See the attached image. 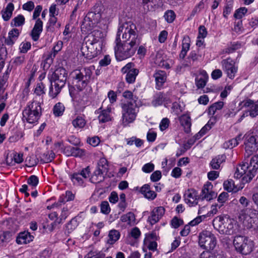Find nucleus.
<instances>
[{
    "instance_id": "obj_64",
    "label": "nucleus",
    "mask_w": 258,
    "mask_h": 258,
    "mask_svg": "<svg viewBox=\"0 0 258 258\" xmlns=\"http://www.w3.org/2000/svg\"><path fill=\"white\" fill-rule=\"evenodd\" d=\"M162 177L161 172L159 170H156L152 173L150 176V179L153 182L159 181Z\"/></svg>"
},
{
    "instance_id": "obj_14",
    "label": "nucleus",
    "mask_w": 258,
    "mask_h": 258,
    "mask_svg": "<svg viewBox=\"0 0 258 258\" xmlns=\"http://www.w3.org/2000/svg\"><path fill=\"white\" fill-rule=\"evenodd\" d=\"M111 112V107L109 105H108L105 109H102V107H100L95 112V114H98L97 118L100 123H106L111 121L112 117Z\"/></svg>"
},
{
    "instance_id": "obj_62",
    "label": "nucleus",
    "mask_w": 258,
    "mask_h": 258,
    "mask_svg": "<svg viewBox=\"0 0 258 258\" xmlns=\"http://www.w3.org/2000/svg\"><path fill=\"white\" fill-rule=\"evenodd\" d=\"M26 165L28 167H33L37 164V161L33 155H30L27 157L26 158Z\"/></svg>"
},
{
    "instance_id": "obj_57",
    "label": "nucleus",
    "mask_w": 258,
    "mask_h": 258,
    "mask_svg": "<svg viewBox=\"0 0 258 258\" xmlns=\"http://www.w3.org/2000/svg\"><path fill=\"white\" fill-rule=\"evenodd\" d=\"M49 17L50 18L47 23L46 29L48 31H53V27L55 25L57 22V18L55 17V16H51Z\"/></svg>"
},
{
    "instance_id": "obj_47",
    "label": "nucleus",
    "mask_w": 258,
    "mask_h": 258,
    "mask_svg": "<svg viewBox=\"0 0 258 258\" xmlns=\"http://www.w3.org/2000/svg\"><path fill=\"white\" fill-rule=\"evenodd\" d=\"M144 244L150 250L155 251L157 250V243L155 241L146 238L144 240Z\"/></svg>"
},
{
    "instance_id": "obj_28",
    "label": "nucleus",
    "mask_w": 258,
    "mask_h": 258,
    "mask_svg": "<svg viewBox=\"0 0 258 258\" xmlns=\"http://www.w3.org/2000/svg\"><path fill=\"white\" fill-rule=\"evenodd\" d=\"M190 38L187 35L183 36L182 41V48L179 57L180 59H183L186 55L187 52L189 50L190 46Z\"/></svg>"
},
{
    "instance_id": "obj_1",
    "label": "nucleus",
    "mask_w": 258,
    "mask_h": 258,
    "mask_svg": "<svg viewBox=\"0 0 258 258\" xmlns=\"http://www.w3.org/2000/svg\"><path fill=\"white\" fill-rule=\"evenodd\" d=\"M141 42L136 26L132 22H126L118 28L114 46L117 61H121L133 56Z\"/></svg>"
},
{
    "instance_id": "obj_2",
    "label": "nucleus",
    "mask_w": 258,
    "mask_h": 258,
    "mask_svg": "<svg viewBox=\"0 0 258 258\" xmlns=\"http://www.w3.org/2000/svg\"><path fill=\"white\" fill-rule=\"evenodd\" d=\"M92 72L90 68H84L82 71H76L73 77L72 85L69 86V93L73 100H77L80 93L88 84Z\"/></svg>"
},
{
    "instance_id": "obj_41",
    "label": "nucleus",
    "mask_w": 258,
    "mask_h": 258,
    "mask_svg": "<svg viewBox=\"0 0 258 258\" xmlns=\"http://www.w3.org/2000/svg\"><path fill=\"white\" fill-rule=\"evenodd\" d=\"M65 110V107L63 103L57 102L53 108V113L56 117L61 116L63 114Z\"/></svg>"
},
{
    "instance_id": "obj_56",
    "label": "nucleus",
    "mask_w": 258,
    "mask_h": 258,
    "mask_svg": "<svg viewBox=\"0 0 258 258\" xmlns=\"http://www.w3.org/2000/svg\"><path fill=\"white\" fill-rule=\"evenodd\" d=\"M27 183L32 186L33 187H35L38 184L39 179L37 176L33 175H31L27 179Z\"/></svg>"
},
{
    "instance_id": "obj_13",
    "label": "nucleus",
    "mask_w": 258,
    "mask_h": 258,
    "mask_svg": "<svg viewBox=\"0 0 258 258\" xmlns=\"http://www.w3.org/2000/svg\"><path fill=\"white\" fill-rule=\"evenodd\" d=\"M245 152L250 155L258 150V137L254 135L248 136L245 141Z\"/></svg>"
},
{
    "instance_id": "obj_54",
    "label": "nucleus",
    "mask_w": 258,
    "mask_h": 258,
    "mask_svg": "<svg viewBox=\"0 0 258 258\" xmlns=\"http://www.w3.org/2000/svg\"><path fill=\"white\" fill-rule=\"evenodd\" d=\"M97 168L100 169L101 170H103V171L106 172L108 169L107 160L104 158H101L98 163Z\"/></svg>"
},
{
    "instance_id": "obj_11",
    "label": "nucleus",
    "mask_w": 258,
    "mask_h": 258,
    "mask_svg": "<svg viewBox=\"0 0 258 258\" xmlns=\"http://www.w3.org/2000/svg\"><path fill=\"white\" fill-rule=\"evenodd\" d=\"M121 72L122 74H126L125 81L128 84L134 83L139 73V70L135 68V64L132 62L127 63L122 67Z\"/></svg>"
},
{
    "instance_id": "obj_16",
    "label": "nucleus",
    "mask_w": 258,
    "mask_h": 258,
    "mask_svg": "<svg viewBox=\"0 0 258 258\" xmlns=\"http://www.w3.org/2000/svg\"><path fill=\"white\" fill-rule=\"evenodd\" d=\"M165 213V209L161 206L155 208L148 218V222L152 225L157 223Z\"/></svg>"
},
{
    "instance_id": "obj_49",
    "label": "nucleus",
    "mask_w": 258,
    "mask_h": 258,
    "mask_svg": "<svg viewBox=\"0 0 258 258\" xmlns=\"http://www.w3.org/2000/svg\"><path fill=\"white\" fill-rule=\"evenodd\" d=\"M9 74L6 71L0 79V93L3 92L5 89V86L7 83Z\"/></svg>"
},
{
    "instance_id": "obj_7",
    "label": "nucleus",
    "mask_w": 258,
    "mask_h": 258,
    "mask_svg": "<svg viewBox=\"0 0 258 258\" xmlns=\"http://www.w3.org/2000/svg\"><path fill=\"white\" fill-rule=\"evenodd\" d=\"M233 245L237 252L245 255L250 253L254 247L252 240L246 236L239 235L234 237Z\"/></svg>"
},
{
    "instance_id": "obj_44",
    "label": "nucleus",
    "mask_w": 258,
    "mask_h": 258,
    "mask_svg": "<svg viewBox=\"0 0 258 258\" xmlns=\"http://www.w3.org/2000/svg\"><path fill=\"white\" fill-rule=\"evenodd\" d=\"M135 214L131 212L122 215L120 218V220L122 222H126L129 225L134 224L135 223Z\"/></svg>"
},
{
    "instance_id": "obj_50",
    "label": "nucleus",
    "mask_w": 258,
    "mask_h": 258,
    "mask_svg": "<svg viewBox=\"0 0 258 258\" xmlns=\"http://www.w3.org/2000/svg\"><path fill=\"white\" fill-rule=\"evenodd\" d=\"M247 12V8L245 7H241L235 11L234 14V17L237 19H240L245 16Z\"/></svg>"
},
{
    "instance_id": "obj_30",
    "label": "nucleus",
    "mask_w": 258,
    "mask_h": 258,
    "mask_svg": "<svg viewBox=\"0 0 258 258\" xmlns=\"http://www.w3.org/2000/svg\"><path fill=\"white\" fill-rule=\"evenodd\" d=\"M14 9L15 7L14 4L12 3H9L6 8L2 11V17L5 21H8L10 20L12 16Z\"/></svg>"
},
{
    "instance_id": "obj_31",
    "label": "nucleus",
    "mask_w": 258,
    "mask_h": 258,
    "mask_svg": "<svg viewBox=\"0 0 258 258\" xmlns=\"http://www.w3.org/2000/svg\"><path fill=\"white\" fill-rule=\"evenodd\" d=\"M226 160L225 155H219L213 158L210 163V166L212 169L218 170L220 169L222 163L224 162Z\"/></svg>"
},
{
    "instance_id": "obj_29",
    "label": "nucleus",
    "mask_w": 258,
    "mask_h": 258,
    "mask_svg": "<svg viewBox=\"0 0 258 258\" xmlns=\"http://www.w3.org/2000/svg\"><path fill=\"white\" fill-rule=\"evenodd\" d=\"M180 124L184 128V132L188 134L191 131V118L189 115L183 114L179 118Z\"/></svg>"
},
{
    "instance_id": "obj_60",
    "label": "nucleus",
    "mask_w": 258,
    "mask_h": 258,
    "mask_svg": "<svg viewBox=\"0 0 258 258\" xmlns=\"http://www.w3.org/2000/svg\"><path fill=\"white\" fill-rule=\"evenodd\" d=\"M207 215H203L199 216L191 220L188 224L191 226H195L200 223L205 218L207 217Z\"/></svg>"
},
{
    "instance_id": "obj_39",
    "label": "nucleus",
    "mask_w": 258,
    "mask_h": 258,
    "mask_svg": "<svg viewBox=\"0 0 258 258\" xmlns=\"http://www.w3.org/2000/svg\"><path fill=\"white\" fill-rule=\"evenodd\" d=\"M125 141L127 145L132 146L135 144L136 147L137 148H141L143 146L144 143V140L140 138H138L136 136H133L131 138L126 139Z\"/></svg>"
},
{
    "instance_id": "obj_26",
    "label": "nucleus",
    "mask_w": 258,
    "mask_h": 258,
    "mask_svg": "<svg viewBox=\"0 0 258 258\" xmlns=\"http://www.w3.org/2000/svg\"><path fill=\"white\" fill-rule=\"evenodd\" d=\"M34 236L28 231L20 232L17 237L16 242L19 244H24L32 241Z\"/></svg>"
},
{
    "instance_id": "obj_33",
    "label": "nucleus",
    "mask_w": 258,
    "mask_h": 258,
    "mask_svg": "<svg viewBox=\"0 0 258 258\" xmlns=\"http://www.w3.org/2000/svg\"><path fill=\"white\" fill-rule=\"evenodd\" d=\"M23 154L15 152L11 158V162H9V158L6 159L7 164L9 166H14L16 164H20L23 161Z\"/></svg>"
},
{
    "instance_id": "obj_48",
    "label": "nucleus",
    "mask_w": 258,
    "mask_h": 258,
    "mask_svg": "<svg viewBox=\"0 0 258 258\" xmlns=\"http://www.w3.org/2000/svg\"><path fill=\"white\" fill-rule=\"evenodd\" d=\"M163 17L167 23H171L174 21L176 14L173 11L169 10L165 12Z\"/></svg>"
},
{
    "instance_id": "obj_27",
    "label": "nucleus",
    "mask_w": 258,
    "mask_h": 258,
    "mask_svg": "<svg viewBox=\"0 0 258 258\" xmlns=\"http://www.w3.org/2000/svg\"><path fill=\"white\" fill-rule=\"evenodd\" d=\"M140 192L144 197L149 200H153L157 197V194L151 189L149 184L143 185L140 188Z\"/></svg>"
},
{
    "instance_id": "obj_9",
    "label": "nucleus",
    "mask_w": 258,
    "mask_h": 258,
    "mask_svg": "<svg viewBox=\"0 0 258 258\" xmlns=\"http://www.w3.org/2000/svg\"><path fill=\"white\" fill-rule=\"evenodd\" d=\"M221 65L227 77L233 80L238 72V66L236 65L235 61L230 57H228L222 60Z\"/></svg>"
},
{
    "instance_id": "obj_40",
    "label": "nucleus",
    "mask_w": 258,
    "mask_h": 258,
    "mask_svg": "<svg viewBox=\"0 0 258 258\" xmlns=\"http://www.w3.org/2000/svg\"><path fill=\"white\" fill-rule=\"evenodd\" d=\"M165 99V97L163 93H157L154 95L152 104L155 107L160 106L164 102Z\"/></svg>"
},
{
    "instance_id": "obj_10",
    "label": "nucleus",
    "mask_w": 258,
    "mask_h": 258,
    "mask_svg": "<svg viewBox=\"0 0 258 258\" xmlns=\"http://www.w3.org/2000/svg\"><path fill=\"white\" fill-rule=\"evenodd\" d=\"M90 174V169L89 167L88 166L82 169L80 171L70 174L69 177L74 185L82 186L85 180L89 177Z\"/></svg>"
},
{
    "instance_id": "obj_3",
    "label": "nucleus",
    "mask_w": 258,
    "mask_h": 258,
    "mask_svg": "<svg viewBox=\"0 0 258 258\" xmlns=\"http://www.w3.org/2000/svg\"><path fill=\"white\" fill-rule=\"evenodd\" d=\"M258 170V155L253 156L249 161L243 162L234 174L237 178L242 177L243 183L250 182L255 176Z\"/></svg>"
},
{
    "instance_id": "obj_22",
    "label": "nucleus",
    "mask_w": 258,
    "mask_h": 258,
    "mask_svg": "<svg viewBox=\"0 0 258 258\" xmlns=\"http://www.w3.org/2000/svg\"><path fill=\"white\" fill-rule=\"evenodd\" d=\"M198 193L194 189H189L185 191L184 195L185 202L188 204L189 206H195L198 203Z\"/></svg>"
},
{
    "instance_id": "obj_12",
    "label": "nucleus",
    "mask_w": 258,
    "mask_h": 258,
    "mask_svg": "<svg viewBox=\"0 0 258 258\" xmlns=\"http://www.w3.org/2000/svg\"><path fill=\"white\" fill-rule=\"evenodd\" d=\"M101 50L98 46L90 43V42H85L81 48V51L83 55L87 59L91 60L96 57Z\"/></svg>"
},
{
    "instance_id": "obj_23",
    "label": "nucleus",
    "mask_w": 258,
    "mask_h": 258,
    "mask_svg": "<svg viewBox=\"0 0 258 258\" xmlns=\"http://www.w3.org/2000/svg\"><path fill=\"white\" fill-rule=\"evenodd\" d=\"M67 76L68 73L66 69L59 67L56 69L48 78L66 83Z\"/></svg>"
},
{
    "instance_id": "obj_42",
    "label": "nucleus",
    "mask_w": 258,
    "mask_h": 258,
    "mask_svg": "<svg viewBox=\"0 0 258 258\" xmlns=\"http://www.w3.org/2000/svg\"><path fill=\"white\" fill-rule=\"evenodd\" d=\"M241 44L239 42H234L231 43L230 45L222 50V53L230 54L234 52L235 50L240 48Z\"/></svg>"
},
{
    "instance_id": "obj_58",
    "label": "nucleus",
    "mask_w": 258,
    "mask_h": 258,
    "mask_svg": "<svg viewBox=\"0 0 258 258\" xmlns=\"http://www.w3.org/2000/svg\"><path fill=\"white\" fill-rule=\"evenodd\" d=\"M233 9V5L230 2L227 3L224 8L223 15L225 18H227Z\"/></svg>"
},
{
    "instance_id": "obj_8",
    "label": "nucleus",
    "mask_w": 258,
    "mask_h": 258,
    "mask_svg": "<svg viewBox=\"0 0 258 258\" xmlns=\"http://www.w3.org/2000/svg\"><path fill=\"white\" fill-rule=\"evenodd\" d=\"M198 243L201 248L206 250H213L217 244L216 237L211 231L204 230L198 236Z\"/></svg>"
},
{
    "instance_id": "obj_61",
    "label": "nucleus",
    "mask_w": 258,
    "mask_h": 258,
    "mask_svg": "<svg viewBox=\"0 0 258 258\" xmlns=\"http://www.w3.org/2000/svg\"><path fill=\"white\" fill-rule=\"evenodd\" d=\"M73 154L72 156L75 157H81L85 155V151L84 149L78 147H74L73 149Z\"/></svg>"
},
{
    "instance_id": "obj_34",
    "label": "nucleus",
    "mask_w": 258,
    "mask_h": 258,
    "mask_svg": "<svg viewBox=\"0 0 258 258\" xmlns=\"http://www.w3.org/2000/svg\"><path fill=\"white\" fill-rule=\"evenodd\" d=\"M25 23V18L22 14H19L11 20L10 25L13 28L22 27Z\"/></svg>"
},
{
    "instance_id": "obj_19",
    "label": "nucleus",
    "mask_w": 258,
    "mask_h": 258,
    "mask_svg": "<svg viewBox=\"0 0 258 258\" xmlns=\"http://www.w3.org/2000/svg\"><path fill=\"white\" fill-rule=\"evenodd\" d=\"M43 22L40 18H38L35 21V24L30 34L34 41H37L39 40L43 31Z\"/></svg>"
},
{
    "instance_id": "obj_51",
    "label": "nucleus",
    "mask_w": 258,
    "mask_h": 258,
    "mask_svg": "<svg viewBox=\"0 0 258 258\" xmlns=\"http://www.w3.org/2000/svg\"><path fill=\"white\" fill-rule=\"evenodd\" d=\"M122 96L126 99L133 101L134 103H136L138 97L134 95L133 93L129 90H126L123 93Z\"/></svg>"
},
{
    "instance_id": "obj_15",
    "label": "nucleus",
    "mask_w": 258,
    "mask_h": 258,
    "mask_svg": "<svg viewBox=\"0 0 258 258\" xmlns=\"http://www.w3.org/2000/svg\"><path fill=\"white\" fill-rule=\"evenodd\" d=\"M50 85L49 89V95L52 98H55L65 86L66 83L61 81L49 79Z\"/></svg>"
},
{
    "instance_id": "obj_36",
    "label": "nucleus",
    "mask_w": 258,
    "mask_h": 258,
    "mask_svg": "<svg viewBox=\"0 0 258 258\" xmlns=\"http://www.w3.org/2000/svg\"><path fill=\"white\" fill-rule=\"evenodd\" d=\"M72 123L75 128H83L86 124V121L85 116L83 115H78L72 121Z\"/></svg>"
},
{
    "instance_id": "obj_63",
    "label": "nucleus",
    "mask_w": 258,
    "mask_h": 258,
    "mask_svg": "<svg viewBox=\"0 0 258 258\" xmlns=\"http://www.w3.org/2000/svg\"><path fill=\"white\" fill-rule=\"evenodd\" d=\"M207 31L206 27L203 25H201L199 28V34L198 36V39H204L207 35Z\"/></svg>"
},
{
    "instance_id": "obj_32",
    "label": "nucleus",
    "mask_w": 258,
    "mask_h": 258,
    "mask_svg": "<svg viewBox=\"0 0 258 258\" xmlns=\"http://www.w3.org/2000/svg\"><path fill=\"white\" fill-rule=\"evenodd\" d=\"M81 221V217L79 215L72 218L66 225V230L68 233H70L73 232L77 227Z\"/></svg>"
},
{
    "instance_id": "obj_18",
    "label": "nucleus",
    "mask_w": 258,
    "mask_h": 258,
    "mask_svg": "<svg viewBox=\"0 0 258 258\" xmlns=\"http://www.w3.org/2000/svg\"><path fill=\"white\" fill-rule=\"evenodd\" d=\"M243 106L248 108L246 113H249V115L251 117H255L258 116V100L256 102L247 99L243 101Z\"/></svg>"
},
{
    "instance_id": "obj_6",
    "label": "nucleus",
    "mask_w": 258,
    "mask_h": 258,
    "mask_svg": "<svg viewBox=\"0 0 258 258\" xmlns=\"http://www.w3.org/2000/svg\"><path fill=\"white\" fill-rule=\"evenodd\" d=\"M121 122L123 126H126L136 119L139 109L137 103L126 101L121 104Z\"/></svg>"
},
{
    "instance_id": "obj_20",
    "label": "nucleus",
    "mask_w": 258,
    "mask_h": 258,
    "mask_svg": "<svg viewBox=\"0 0 258 258\" xmlns=\"http://www.w3.org/2000/svg\"><path fill=\"white\" fill-rule=\"evenodd\" d=\"M213 185L211 183L205 184L203 187L201 197L202 200L210 201L217 196V194L212 191Z\"/></svg>"
},
{
    "instance_id": "obj_38",
    "label": "nucleus",
    "mask_w": 258,
    "mask_h": 258,
    "mask_svg": "<svg viewBox=\"0 0 258 258\" xmlns=\"http://www.w3.org/2000/svg\"><path fill=\"white\" fill-rule=\"evenodd\" d=\"M120 234L119 232L115 229L111 230L109 232L108 239L107 241L108 244L110 245L113 244L120 238Z\"/></svg>"
},
{
    "instance_id": "obj_43",
    "label": "nucleus",
    "mask_w": 258,
    "mask_h": 258,
    "mask_svg": "<svg viewBox=\"0 0 258 258\" xmlns=\"http://www.w3.org/2000/svg\"><path fill=\"white\" fill-rule=\"evenodd\" d=\"M55 158V154L52 151H48L41 156V162L43 163H49Z\"/></svg>"
},
{
    "instance_id": "obj_35",
    "label": "nucleus",
    "mask_w": 258,
    "mask_h": 258,
    "mask_svg": "<svg viewBox=\"0 0 258 258\" xmlns=\"http://www.w3.org/2000/svg\"><path fill=\"white\" fill-rule=\"evenodd\" d=\"M208 79V75L205 71H203L200 76L196 78V84L198 88H204Z\"/></svg>"
},
{
    "instance_id": "obj_45",
    "label": "nucleus",
    "mask_w": 258,
    "mask_h": 258,
    "mask_svg": "<svg viewBox=\"0 0 258 258\" xmlns=\"http://www.w3.org/2000/svg\"><path fill=\"white\" fill-rule=\"evenodd\" d=\"M239 140L240 137L229 140L223 144V147L225 149H232L238 145Z\"/></svg>"
},
{
    "instance_id": "obj_17",
    "label": "nucleus",
    "mask_w": 258,
    "mask_h": 258,
    "mask_svg": "<svg viewBox=\"0 0 258 258\" xmlns=\"http://www.w3.org/2000/svg\"><path fill=\"white\" fill-rule=\"evenodd\" d=\"M102 36L103 34L101 31L95 30L87 37L86 42H90V43L98 46L99 48H101Z\"/></svg>"
},
{
    "instance_id": "obj_4",
    "label": "nucleus",
    "mask_w": 258,
    "mask_h": 258,
    "mask_svg": "<svg viewBox=\"0 0 258 258\" xmlns=\"http://www.w3.org/2000/svg\"><path fill=\"white\" fill-rule=\"evenodd\" d=\"M213 226L220 233L226 235L236 234L239 231L238 224L227 215L218 216L213 220Z\"/></svg>"
},
{
    "instance_id": "obj_24",
    "label": "nucleus",
    "mask_w": 258,
    "mask_h": 258,
    "mask_svg": "<svg viewBox=\"0 0 258 258\" xmlns=\"http://www.w3.org/2000/svg\"><path fill=\"white\" fill-rule=\"evenodd\" d=\"M21 33V30L13 28L9 32L8 36L5 39L6 44L10 46L13 45L19 38Z\"/></svg>"
},
{
    "instance_id": "obj_46",
    "label": "nucleus",
    "mask_w": 258,
    "mask_h": 258,
    "mask_svg": "<svg viewBox=\"0 0 258 258\" xmlns=\"http://www.w3.org/2000/svg\"><path fill=\"white\" fill-rule=\"evenodd\" d=\"M56 147H58L62 150V152L67 156H72L73 154V149L74 147L70 146L62 147V144L60 142H58L55 144Z\"/></svg>"
},
{
    "instance_id": "obj_5",
    "label": "nucleus",
    "mask_w": 258,
    "mask_h": 258,
    "mask_svg": "<svg viewBox=\"0 0 258 258\" xmlns=\"http://www.w3.org/2000/svg\"><path fill=\"white\" fill-rule=\"evenodd\" d=\"M42 114L41 103L33 99L28 102L22 111L23 120L33 124L38 121Z\"/></svg>"
},
{
    "instance_id": "obj_21",
    "label": "nucleus",
    "mask_w": 258,
    "mask_h": 258,
    "mask_svg": "<svg viewBox=\"0 0 258 258\" xmlns=\"http://www.w3.org/2000/svg\"><path fill=\"white\" fill-rule=\"evenodd\" d=\"M239 218L241 220H246L247 218L258 219V211L252 207L244 208L240 211Z\"/></svg>"
},
{
    "instance_id": "obj_59",
    "label": "nucleus",
    "mask_w": 258,
    "mask_h": 258,
    "mask_svg": "<svg viewBox=\"0 0 258 258\" xmlns=\"http://www.w3.org/2000/svg\"><path fill=\"white\" fill-rule=\"evenodd\" d=\"M182 224H183V220L177 217H173L171 221V225L174 228H177Z\"/></svg>"
},
{
    "instance_id": "obj_53",
    "label": "nucleus",
    "mask_w": 258,
    "mask_h": 258,
    "mask_svg": "<svg viewBox=\"0 0 258 258\" xmlns=\"http://www.w3.org/2000/svg\"><path fill=\"white\" fill-rule=\"evenodd\" d=\"M109 204L107 201H103L100 204L101 212L104 214L107 215L110 212Z\"/></svg>"
},
{
    "instance_id": "obj_52",
    "label": "nucleus",
    "mask_w": 258,
    "mask_h": 258,
    "mask_svg": "<svg viewBox=\"0 0 258 258\" xmlns=\"http://www.w3.org/2000/svg\"><path fill=\"white\" fill-rule=\"evenodd\" d=\"M170 121L169 118L165 117L162 119L159 123V129L161 132L166 130L169 126Z\"/></svg>"
},
{
    "instance_id": "obj_37",
    "label": "nucleus",
    "mask_w": 258,
    "mask_h": 258,
    "mask_svg": "<svg viewBox=\"0 0 258 258\" xmlns=\"http://www.w3.org/2000/svg\"><path fill=\"white\" fill-rule=\"evenodd\" d=\"M223 187L225 190L228 192H236L240 190L239 187H237L234 182L232 179L225 181L223 183Z\"/></svg>"
},
{
    "instance_id": "obj_55",
    "label": "nucleus",
    "mask_w": 258,
    "mask_h": 258,
    "mask_svg": "<svg viewBox=\"0 0 258 258\" xmlns=\"http://www.w3.org/2000/svg\"><path fill=\"white\" fill-rule=\"evenodd\" d=\"M45 85L42 83H38L34 90V93L38 96H40L45 94Z\"/></svg>"
},
{
    "instance_id": "obj_25",
    "label": "nucleus",
    "mask_w": 258,
    "mask_h": 258,
    "mask_svg": "<svg viewBox=\"0 0 258 258\" xmlns=\"http://www.w3.org/2000/svg\"><path fill=\"white\" fill-rule=\"evenodd\" d=\"M153 76L156 81V88L159 90L166 81V73L163 71L156 70Z\"/></svg>"
}]
</instances>
